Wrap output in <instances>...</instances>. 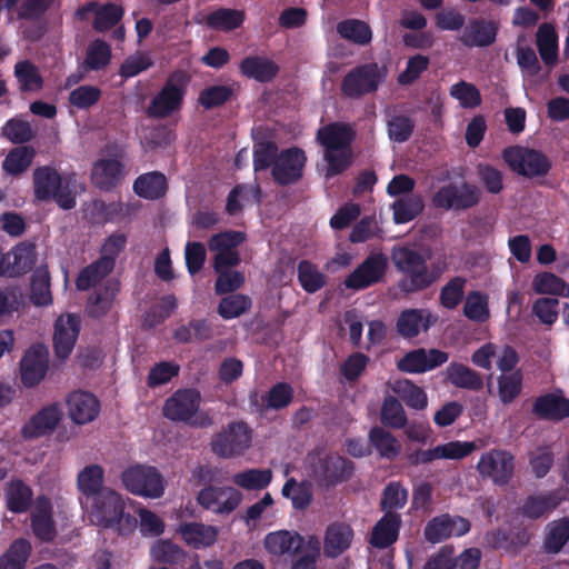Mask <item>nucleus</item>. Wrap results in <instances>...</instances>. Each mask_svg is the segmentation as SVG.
<instances>
[{"label":"nucleus","mask_w":569,"mask_h":569,"mask_svg":"<svg viewBox=\"0 0 569 569\" xmlns=\"http://www.w3.org/2000/svg\"><path fill=\"white\" fill-rule=\"evenodd\" d=\"M396 270L401 274L397 287L403 295H413L432 287L442 276L445 268L428 264L420 251L407 247H393L390 254Z\"/></svg>","instance_id":"f257e3e1"},{"label":"nucleus","mask_w":569,"mask_h":569,"mask_svg":"<svg viewBox=\"0 0 569 569\" xmlns=\"http://www.w3.org/2000/svg\"><path fill=\"white\" fill-rule=\"evenodd\" d=\"M309 476L315 483L325 490L348 482L356 472V465L352 460L338 452H323L315 449L307 455Z\"/></svg>","instance_id":"f03ea898"},{"label":"nucleus","mask_w":569,"mask_h":569,"mask_svg":"<svg viewBox=\"0 0 569 569\" xmlns=\"http://www.w3.org/2000/svg\"><path fill=\"white\" fill-rule=\"evenodd\" d=\"M123 498L112 489L106 488L93 498L92 521L104 529L117 530L119 535H129L137 527L134 516L124 512Z\"/></svg>","instance_id":"7ed1b4c3"},{"label":"nucleus","mask_w":569,"mask_h":569,"mask_svg":"<svg viewBox=\"0 0 569 569\" xmlns=\"http://www.w3.org/2000/svg\"><path fill=\"white\" fill-rule=\"evenodd\" d=\"M201 395L197 389L183 388L168 397L162 407V415L173 422H182L193 428L212 426V418L200 410Z\"/></svg>","instance_id":"20e7f679"},{"label":"nucleus","mask_w":569,"mask_h":569,"mask_svg":"<svg viewBox=\"0 0 569 569\" xmlns=\"http://www.w3.org/2000/svg\"><path fill=\"white\" fill-rule=\"evenodd\" d=\"M74 174L63 178L50 166L38 167L33 171V193L39 201L54 200L63 210L73 209L76 196L70 186Z\"/></svg>","instance_id":"39448f33"},{"label":"nucleus","mask_w":569,"mask_h":569,"mask_svg":"<svg viewBox=\"0 0 569 569\" xmlns=\"http://www.w3.org/2000/svg\"><path fill=\"white\" fill-rule=\"evenodd\" d=\"M189 80L184 71H173L150 101L146 110L147 116L152 119H164L179 111L183 104Z\"/></svg>","instance_id":"423d86ee"},{"label":"nucleus","mask_w":569,"mask_h":569,"mask_svg":"<svg viewBox=\"0 0 569 569\" xmlns=\"http://www.w3.org/2000/svg\"><path fill=\"white\" fill-rule=\"evenodd\" d=\"M387 73V67L377 62L358 64L342 78L341 93L350 99H360L373 93L385 82Z\"/></svg>","instance_id":"0eeeda50"},{"label":"nucleus","mask_w":569,"mask_h":569,"mask_svg":"<svg viewBox=\"0 0 569 569\" xmlns=\"http://www.w3.org/2000/svg\"><path fill=\"white\" fill-rule=\"evenodd\" d=\"M502 159L512 172L526 178L543 177L551 169L543 152L527 147H508L502 151Z\"/></svg>","instance_id":"6e6552de"},{"label":"nucleus","mask_w":569,"mask_h":569,"mask_svg":"<svg viewBox=\"0 0 569 569\" xmlns=\"http://www.w3.org/2000/svg\"><path fill=\"white\" fill-rule=\"evenodd\" d=\"M481 190L478 186L462 181L440 187L432 197V204L442 210L465 211L479 204Z\"/></svg>","instance_id":"1a4fd4ad"},{"label":"nucleus","mask_w":569,"mask_h":569,"mask_svg":"<svg viewBox=\"0 0 569 569\" xmlns=\"http://www.w3.org/2000/svg\"><path fill=\"white\" fill-rule=\"evenodd\" d=\"M110 159H99L93 163L91 179L93 184L102 191H110L116 188L124 176V166L121 158L124 157V150L117 143L106 146Z\"/></svg>","instance_id":"9d476101"},{"label":"nucleus","mask_w":569,"mask_h":569,"mask_svg":"<svg viewBox=\"0 0 569 569\" xmlns=\"http://www.w3.org/2000/svg\"><path fill=\"white\" fill-rule=\"evenodd\" d=\"M251 442V430L246 422H231L217 433L211 441V450L221 458L240 456Z\"/></svg>","instance_id":"9b49d317"},{"label":"nucleus","mask_w":569,"mask_h":569,"mask_svg":"<svg viewBox=\"0 0 569 569\" xmlns=\"http://www.w3.org/2000/svg\"><path fill=\"white\" fill-rule=\"evenodd\" d=\"M121 479L133 495L159 498L164 491L162 476L154 467H131L122 472Z\"/></svg>","instance_id":"f8f14e48"},{"label":"nucleus","mask_w":569,"mask_h":569,"mask_svg":"<svg viewBox=\"0 0 569 569\" xmlns=\"http://www.w3.org/2000/svg\"><path fill=\"white\" fill-rule=\"evenodd\" d=\"M477 470L483 478H489L497 486L510 482L515 472V457L503 449H491L481 455Z\"/></svg>","instance_id":"ddd939ff"},{"label":"nucleus","mask_w":569,"mask_h":569,"mask_svg":"<svg viewBox=\"0 0 569 569\" xmlns=\"http://www.w3.org/2000/svg\"><path fill=\"white\" fill-rule=\"evenodd\" d=\"M306 161L305 151L298 147L282 150L271 168L273 181L281 187L297 183L303 176Z\"/></svg>","instance_id":"4468645a"},{"label":"nucleus","mask_w":569,"mask_h":569,"mask_svg":"<svg viewBox=\"0 0 569 569\" xmlns=\"http://www.w3.org/2000/svg\"><path fill=\"white\" fill-rule=\"evenodd\" d=\"M388 259L383 253H370L343 281L347 289L360 291L381 281Z\"/></svg>","instance_id":"2eb2a0df"},{"label":"nucleus","mask_w":569,"mask_h":569,"mask_svg":"<svg viewBox=\"0 0 569 569\" xmlns=\"http://www.w3.org/2000/svg\"><path fill=\"white\" fill-rule=\"evenodd\" d=\"M242 493L232 487L208 486L198 492V503L218 515H229L238 508Z\"/></svg>","instance_id":"dca6fc26"},{"label":"nucleus","mask_w":569,"mask_h":569,"mask_svg":"<svg viewBox=\"0 0 569 569\" xmlns=\"http://www.w3.org/2000/svg\"><path fill=\"white\" fill-rule=\"evenodd\" d=\"M470 522L461 516L443 513L430 519L425 529V539L430 543H439L451 537L465 536L470 530Z\"/></svg>","instance_id":"f3484780"},{"label":"nucleus","mask_w":569,"mask_h":569,"mask_svg":"<svg viewBox=\"0 0 569 569\" xmlns=\"http://www.w3.org/2000/svg\"><path fill=\"white\" fill-rule=\"evenodd\" d=\"M476 449L475 442L471 441H450L430 449H418L407 456V460L411 466H420L432 462L438 459H462Z\"/></svg>","instance_id":"a211bd4d"},{"label":"nucleus","mask_w":569,"mask_h":569,"mask_svg":"<svg viewBox=\"0 0 569 569\" xmlns=\"http://www.w3.org/2000/svg\"><path fill=\"white\" fill-rule=\"evenodd\" d=\"M449 359V353L440 349L418 348L407 352L397 361V369L405 373H425L431 371Z\"/></svg>","instance_id":"6ab92c4d"},{"label":"nucleus","mask_w":569,"mask_h":569,"mask_svg":"<svg viewBox=\"0 0 569 569\" xmlns=\"http://www.w3.org/2000/svg\"><path fill=\"white\" fill-rule=\"evenodd\" d=\"M62 418L60 405L50 403L41 408L22 426L20 435L23 440H33L53 432Z\"/></svg>","instance_id":"aec40b11"},{"label":"nucleus","mask_w":569,"mask_h":569,"mask_svg":"<svg viewBox=\"0 0 569 569\" xmlns=\"http://www.w3.org/2000/svg\"><path fill=\"white\" fill-rule=\"evenodd\" d=\"M81 328L80 317L73 313L60 316L54 322L53 348L59 359H67L77 342Z\"/></svg>","instance_id":"412c9836"},{"label":"nucleus","mask_w":569,"mask_h":569,"mask_svg":"<svg viewBox=\"0 0 569 569\" xmlns=\"http://www.w3.org/2000/svg\"><path fill=\"white\" fill-rule=\"evenodd\" d=\"M48 370V352L42 345L33 346L26 351L20 361L21 381L24 387L33 388L46 377Z\"/></svg>","instance_id":"4be33fe9"},{"label":"nucleus","mask_w":569,"mask_h":569,"mask_svg":"<svg viewBox=\"0 0 569 569\" xmlns=\"http://www.w3.org/2000/svg\"><path fill=\"white\" fill-rule=\"evenodd\" d=\"M31 529L41 542H52L57 537V528L53 519V507L50 499L39 496L31 512Z\"/></svg>","instance_id":"5701e85b"},{"label":"nucleus","mask_w":569,"mask_h":569,"mask_svg":"<svg viewBox=\"0 0 569 569\" xmlns=\"http://www.w3.org/2000/svg\"><path fill=\"white\" fill-rule=\"evenodd\" d=\"M68 415L77 425H86L93 421L100 412V401L88 391H73L66 400Z\"/></svg>","instance_id":"b1692460"},{"label":"nucleus","mask_w":569,"mask_h":569,"mask_svg":"<svg viewBox=\"0 0 569 569\" xmlns=\"http://www.w3.org/2000/svg\"><path fill=\"white\" fill-rule=\"evenodd\" d=\"M532 413L547 421H561L569 417V399L561 390L545 393L535 399Z\"/></svg>","instance_id":"393cba45"},{"label":"nucleus","mask_w":569,"mask_h":569,"mask_svg":"<svg viewBox=\"0 0 569 569\" xmlns=\"http://www.w3.org/2000/svg\"><path fill=\"white\" fill-rule=\"evenodd\" d=\"M402 525L401 516L398 512H388L373 526L369 543L379 550L387 549L397 542Z\"/></svg>","instance_id":"a878e982"},{"label":"nucleus","mask_w":569,"mask_h":569,"mask_svg":"<svg viewBox=\"0 0 569 569\" xmlns=\"http://www.w3.org/2000/svg\"><path fill=\"white\" fill-rule=\"evenodd\" d=\"M436 320L427 309H406L397 319V332L406 339H412L421 331H428Z\"/></svg>","instance_id":"bb28decb"},{"label":"nucleus","mask_w":569,"mask_h":569,"mask_svg":"<svg viewBox=\"0 0 569 569\" xmlns=\"http://www.w3.org/2000/svg\"><path fill=\"white\" fill-rule=\"evenodd\" d=\"M279 71L280 68L273 60L259 54L247 56L239 63V72L243 77L260 83L271 82Z\"/></svg>","instance_id":"cd10ccee"},{"label":"nucleus","mask_w":569,"mask_h":569,"mask_svg":"<svg viewBox=\"0 0 569 569\" xmlns=\"http://www.w3.org/2000/svg\"><path fill=\"white\" fill-rule=\"evenodd\" d=\"M498 23L493 20L476 18L465 28L461 41L465 46L486 48L495 43L498 34Z\"/></svg>","instance_id":"c85d7f7f"},{"label":"nucleus","mask_w":569,"mask_h":569,"mask_svg":"<svg viewBox=\"0 0 569 569\" xmlns=\"http://www.w3.org/2000/svg\"><path fill=\"white\" fill-rule=\"evenodd\" d=\"M120 290V282L114 279L107 280L89 297L86 312L91 318H101L112 308L113 301Z\"/></svg>","instance_id":"c756f323"},{"label":"nucleus","mask_w":569,"mask_h":569,"mask_svg":"<svg viewBox=\"0 0 569 569\" xmlns=\"http://www.w3.org/2000/svg\"><path fill=\"white\" fill-rule=\"evenodd\" d=\"M303 538L298 532L278 530L269 532L263 540L264 549L273 556L296 555L303 546Z\"/></svg>","instance_id":"7c9ffc66"},{"label":"nucleus","mask_w":569,"mask_h":569,"mask_svg":"<svg viewBox=\"0 0 569 569\" xmlns=\"http://www.w3.org/2000/svg\"><path fill=\"white\" fill-rule=\"evenodd\" d=\"M176 531L188 546L194 549L212 546L218 537L216 527L194 521L181 522Z\"/></svg>","instance_id":"2f4dec72"},{"label":"nucleus","mask_w":569,"mask_h":569,"mask_svg":"<svg viewBox=\"0 0 569 569\" xmlns=\"http://www.w3.org/2000/svg\"><path fill=\"white\" fill-rule=\"evenodd\" d=\"M81 11L94 13L92 28L97 32H106L113 29L122 20L124 10L117 3L99 4L97 2H88L82 7Z\"/></svg>","instance_id":"473e14b6"},{"label":"nucleus","mask_w":569,"mask_h":569,"mask_svg":"<svg viewBox=\"0 0 569 569\" xmlns=\"http://www.w3.org/2000/svg\"><path fill=\"white\" fill-rule=\"evenodd\" d=\"M4 498L9 511L13 513H24L32 506L33 490L22 479H11L6 485Z\"/></svg>","instance_id":"72a5a7b5"},{"label":"nucleus","mask_w":569,"mask_h":569,"mask_svg":"<svg viewBox=\"0 0 569 569\" xmlns=\"http://www.w3.org/2000/svg\"><path fill=\"white\" fill-rule=\"evenodd\" d=\"M34 261L33 247L24 243L18 244L4 253V276H22L33 268Z\"/></svg>","instance_id":"f704fd0d"},{"label":"nucleus","mask_w":569,"mask_h":569,"mask_svg":"<svg viewBox=\"0 0 569 569\" xmlns=\"http://www.w3.org/2000/svg\"><path fill=\"white\" fill-rule=\"evenodd\" d=\"M353 530L343 522H333L328 526L325 535V553L336 558L346 551L352 541Z\"/></svg>","instance_id":"c9c22d12"},{"label":"nucleus","mask_w":569,"mask_h":569,"mask_svg":"<svg viewBox=\"0 0 569 569\" xmlns=\"http://www.w3.org/2000/svg\"><path fill=\"white\" fill-rule=\"evenodd\" d=\"M447 380L456 388L480 391L483 388L481 373L460 362H450L446 368Z\"/></svg>","instance_id":"e433bc0d"},{"label":"nucleus","mask_w":569,"mask_h":569,"mask_svg":"<svg viewBox=\"0 0 569 569\" xmlns=\"http://www.w3.org/2000/svg\"><path fill=\"white\" fill-rule=\"evenodd\" d=\"M167 190V178L160 171L140 174L133 182L134 193L147 200L160 199L166 194Z\"/></svg>","instance_id":"4c0bfd02"},{"label":"nucleus","mask_w":569,"mask_h":569,"mask_svg":"<svg viewBox=\"0 0 569 569\" xmlns=\"http://www.w3.org/2000/svg\"><path fill=\"white\" fill-rule=\"evenodd\" d=\"M337 33L340 38L359 47H366L371 43L373 33L368 22L349 18L341 20L336 26Z\"/></svg>","instance_id":"58836bf2"},{"label":"nucleus","mask_w":569,"mask_h":569,"mask_svg":"<svg viewBox=\"0 0 569 569\" xmlns=\"http://www.w3.org/2000/svg\"><path fill=\"white\" fill-rule=\"evenodd\" d=\"M352 130L341 123H331L318 130L317 138L326 150L350 149Z\"/></svg>","instance_id":"ea45409f"},{"label":"nucleus","mask_w":569,"mask_h":569,"mask_svg":"<svg viewBox=\"0 0 569 569\" xmlns=\"http://www.w3.org/2000/svg\"><path fill=\"white\" fill-rule=\"evenodd\" d=\"M112 270V259L100 257L79 272L76 279V287L80 291H87L104 279Z\"/></svg>","instance_id":"a19ab883"},{"label":"nucleus","mask_w":569,"mask_h":569,"mask_svg":"<svg viewBox=\"0 0 569 569\" xmlns=\"http://www.w3.org/2000/svg\"><path fill=\"white\" fill-rule=\"evenodd\" d=\"M569 541V517H562L547 523L542 548L548 555L559 553Z\"/></svg>","instance_id":"79ce46f5"},{"label":"nucleus","mask_w":569,"mask_h":569,"mask_svg":"<svg viewBox=\"0 0 569 569\" xmlns=\"http://www.w3.org/2000/svg\"><path fill=\"white\" fill-rule=\"evenodd\" d=\"M244 18L243 10L219 8L206 17V24L210 29L228 32L240 28Z\"/></svg>","instance_id":"37998d69"},{"label":"nucleus","mask_w":569,"mask_h":569,"mask_svg":"<svg viewBox=\"0 0 569 569\" xmlns=\"http://www.w3.org/2000/svg\"><path fill=\"white\" fill-rule=\"evenodd\" d=\"M51 278L46 267L37 268L30 282V301L37 307H47L52 303Z\"/></svg>","instance_id":"c03bdc74"},{"label":"nucleus","mask_w":569,"mask_h":569,"mask_svg":"<svg viewBox=\"0 0 569 569\" xmlns=\"http://www.w3.org/2000/svg\"><path fill=\"white\" fill-rule=\"evenodd\" d=\"M31 552L32 546L29 540L14 539L0 557V569H24Z\"/></svg>","instance_id":"a18cd8bd"},{"label":"nucleus","mask_w":569,"mask_h":569,"mask_svg":"<svg viewBox=\"0 0 569 569\" xmlns=\"http://www.w3.org/2000/svg\"><path fill=\"white\" fill-rule=\"evenodd\" d=\"M111 58L110 44L104 40L96 39L87 47L82 67L86 71H101L110 64Z\"/></svg>","instance_id":"49530a36"},{"label":"nucleus","mask_w":569,"mask_h":569,"mask_svg":"<svg viewBox=\"0 0 569 569\" xmlns=\"http://www.w3.org/2000/svg\"><path fill=\"white\" fill-rule=\"evenodd\" d=\"M369 441L381 458L393 460L401 451V443L382 427H372L369 431Z\"/></svg>","instance_id":"de8ad7c7"},{"label":"nucleus","mask_w":569,"mask_h":569,"mask_svg":"<svg viewBox=\"0 0 569 569\" xmlns=\"http://www.w3.org/2000/svg\"><path fill=\"white\" fill-rule=\"evenodd\" d=\"M393 221L397 224L408 223L415 220L425 209L421 196L409 194L397 199L391 204Z\"/></svg>","instance_id":"09e8293b"},{"label":"nucleus","mask_w":569,"mask_h":569,"mask_svg":"<svg viewBox=\"0 0 569 569\" xmlns=\"http://www.w3.org/2000/svg\"><path fill=\"white\" fill-rule=\"evenodd\" d=\"M537 48L542 61L552 66L558 60V34L549 23H542L537 30Z\"/></svg>","instance_id":"8fccbe9b"},{"label":"nucleus","mask_w":569,"mask_h":569,"mask_svg":"<svg viewBox=\"0 0 569 569\" xmlns=\"http://www.w3.org/2000/svg\"><path fill=\"white\" fill-rule=\"evenodd\" d=\"M532 289L538 295L569 298V284L552 272L542 271L532 279Z\"/></svg>","instance_id":"3c124183"},{"label":"nucleus","mask_w":569,"mask_h":569,"mask_svg":"<svg viewBox=\"0 0 569 569\" xmlns=\"http://www.w3.org/2000/svg\"><path fill=\"white\" fill-rule=\"evenodd\" d=\"M14 77L22 92L39 91L43 88V78L38 67L30 60H22L16 63Z\"/></svg>","instance_id":"603ef678"},{"label":"nucleus","mask_w":569,"mask_h":569,"mask_svg":"<svg viewBox=\"0 0 569 569\" xmlns=\"http://www.w3.org/2000/svg\"><path fill=\"white\" fill-rule=\"evenodd\" d=\"M34 158L31 147L21 146L13 148L4 158L2 169L11 176H19L27 171Z\"/></svg>","instance_id":"864d4df0"},{"label":"nucleus","mask_w":569,"mask_h":569,"mask_svg":"<svg viewBox=\"0 0 569 569\" xmlns=\"http://www.w3.org/2000/svg\"><path fill=\"white\" fill-rule=\"evenodd\" d=\"M104 470L99 465L84 467L78 475V488L87 497L94 498L102 488Z\"/></svg>","instance_id":"5fc2aeb1"},{"label":"nucleus","mask_w":569,"mask_h":569,"mask_svg":"<svg viewBox=\"0 0 569 569\" xmlns=\"http://www.w3.org/2000/svg\"><path fill=\"white\" fill-rule=\"evenodd\" d=\"M380 421L385 427L392 429H402L407 426L406 411L396 397L388 396L385 398L380 411Z\"/></svg>","instance_id":"6e6d98bb"},{"label":"nucleus","mask_w":569,"mask_h":569,"mask_svg":"<svg viewBox=\"0 0 569 569\" xmlns=\"http://www.w3.org/2000/svg\"><path fill=\"white\" fill-rule=\"evenodd\" d=\"M272 480L270 469H248L233 475L232 481L238 487L246 490H262L267 488Z\"/></svg>","instance_id":"4d7b16f0"},{"label":"nucleus","mask_w":569,"mask_h":569,"mask_svg":"<svg viewBox=\"0 0 569 569\" xmlns=\"http://www.w3.org/2000/svg\"><path fill=\"white\" fill-rule=\"evenodd\" d=\"M523 375L520 369L498 377V396L503 405L513 402L522 390Z\"/></svg>","instance_id":"13d9d810"},{"label":"nucleus","mask_w":569,"mask_h":569,"mask_svg":"<svg viewBox=\"0 0 569 569\" xmlns=\"http://www.w3.org/2000/svg\"><path fill=\"white\" fill-rule=\"evenodd\" d=\"M297 271L299 283L306 292L315 293L326 286V274L312 262L301 260Z\"/></svg>","instance_id":"bf43d9fd"},{"label":"nucleus","mask_w":569,"mask_h":569,"mask_svg":"<svg viewBox=\"0 0 569 569\" xmlns=\"http://www.w3.org/2000/svg\"><path fill=\"white\" fill-rule=\"evenodd\" d=\"M408 501V491L400 482L391 481L382 490L380 510L383 513L397 512L402 509Z\"/></svg>","instance_id":"052dcab7"},{"label":"nucleus","mask_w":569,"mask_h":569,"mask_svg":"<svg viewBox=\"0 0 569 569\" xmlns=\"http://www.w3.org/2000/svg\"><path fill=\"white\" fill-rule=\"evenodd\" d=\"M463 315L475 322L487 321L490 317L488 296L480 291H470L466 298Z\"/></svg>","instance_id":"680f3d73"},{"label":"nucleus","mask_w":569,"mask_h":569,"mask_svg":"<svg viewBox=\"0 0 569 569\" xmlns=\"http://www.w3.org/2000/svg\"><path fill=\"white\" fill-rule=\"evenodd\" d=\"M558 503V499L552 493L529 496L521 507V515L529 519H539Z\"/></svg>","instance_id":"e2e57ef3"},{"label":"nucleus","mask_w":569,"mask_h":569,"mask_svg":"<svg viewBox=\"0 0 569 569\" xmlns=\"http://www.w3.org/2000/svg\"><path fill=\"white\" fill-rule=\"evenodd\" d=\"M466 283L467 280L463 277L451 278L440 290V305L448 310L456 309L463 300Z\"/></svg>","instance_id":"0e129e2a"},{"label":"nucleus","mask_w":569,"mask_h":569,"mask_svg":"<svg viewBox=\"0 0 569 569\" xmlns=\"http://www.w3.org/2000/svg\"><path fill=\"white\" fill-rule=\"evenodd\" d=\"M395 391L399 395L401 400L412 409L422 410L428 405L425 390L408 379L399 381Z\"/></svg>","instance_id":"69168bd1"},{"label":"nucleus","mask_w":569,"mask_h":569,"mask_svg":"<svg viewBox=\"0 0 569 569\" xmlns=\"http://www.w3.org/2000/svg\"><path fill=\"white\" fill-rule=\"evenodd\" d=\"M450 96L459 101V104L466 109H475L482 102L479 89L470 82L460 80L451 86Z\"/></svg>","instance_id":"338daca9"},{"label":"nucleus","mask_w":569,"mask_h":569,"mask_svg":"<svg viewBox=\"0 0 569 569\" xmlns=\"http://www.w3.org/2000/svg\"><path fill=\"white\" fill-rule=\"evenodd\" d=\"M151 556L157 562L177 565L184 560L187 553L170 540H158L151 547Z\"/></svg>","instance_id":"774afa93"}]
</instances>
